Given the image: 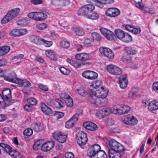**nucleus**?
I'll return each instance as SVG.
<instances>
[{"label": "nucleus", "instance_id": "10", "mask_svg": "<svg viewBox=\"0 0 158 158\" xmlns=\"http://www.w3.org/2000/svg\"><path fill=\"white\" fill-rule=\"evenodd\" d=\"M7 75L4 76V79L9 82L15 83L17 82L16 80L19 78H16V74L13 71L8 70L7 72Z\"/></svg>", "mask_w": 158, "mask_h": 158}, {"label": "nucleus", "instance_id": "24", "mask_svg": "<svg viewBox=\"0 0 158 158\" xmlns=\"http://www.w3.org/2000/svg\"><path fill=\"white\" fill-rule=\"evenodd\" d=\"M119 81L120 87L122 89L125 88L128 84L127 79L125 77L122 76H120Z\"/></svg>", "mask_w": 158, "mask_h": 158}, {"label": "nucleus", "instance_id": "17", "mask_svg": "<svg viewBox=\"0 0 158 158\" xmlns=\"http://www.w3.org/2000/svg\"><path fill=\"white\" fill-rule=\"evenodd\" d=\"M122 60L124 63L129 65L132 69H136L138 68L136 64L132 63L131 58L128 55L123 56L122 58Z\"/></svg>", "mask_w": 158, "mask_h": 158}, {"label": "nucleus", "instance_id": "45", "mask_svg": "<svg viewBox=\"0 0 158 158\" xmlns=\"http://www.w3.org/2000/svg\"><path fill=\"white\" fill-rule=\"evenodd\" d=\"M91 36L93 40H96L97 41H99L101 39L100 35L96 32H93L91 33Z\"/></svg>", "mask_w": 158, "mask_h": 158}, {"label": "nucleus", "instance_id": "57", "mask_svg": "<svg viewBox=\"0 0 158 158\" xmlns=\"http://www.w3.org/2000/svg\"><path fill=\"white\" fill-rule=\"evenodd\" d=\"M140 31L141 29L139 27L133 26L131 32L135 34H139Z\"/></svg>", "mask_w": 158, "mask_h": 158}, {"label": "nucleus", "instance_id": "3", "mask_svg": "<svg viewBox=\"0 0 158 158\" xmlns=\"http://www.w3.org/2000/svg\"><path fill=\"white\" fill-rule=\"evenodd\" d=\"M121 120L123 123L129 126L135 125L138 123L137 119L131 114L123 116Z\"/></svg>", "mask_w": 158, "mask_h": 158}, {"label": "nucleus", "instance_id": "11", "mask_svg": "<svg viewBox=\"0 0 158 158\" xmlns=\"http://www.w3.org/2000/svg\"><path fill=\"white\" fill-rule=\"evenodd\" d=\"M120 10L116 8H110L107 9L105 11L106 14L108 16L114 17L119 15Z\"/></svg>", "mask_w": 158, "mask_h": 158}, {"label": "nucleus", "instance_id": "46", "mask_svg": "<svg viewBox=\"0 0 158 158\" xmlns=\"http://www.w3.org/2000/svg\"><path fill=\"white\" fill-rule=\"evenodd\" d=\"M104 116L108 115L109 114L113 112L112 109L109 108H105L101 109Z\"/></svg>", "mask_w": 158, "mask_h": 158}, {"label": "nucleus", "instance_id": "23", "mask_svg": "<svg viewBox=\"0 0 158 158\" xmlns=\"http://www.w3.org/2000/svg\"><path fill=\"white\" fill-rule=\"evenodd\" d=\"M16 84L21 87H28L31 86V83L26 80H21L19 79L16 80Z\"/></svg>", "mask_w": 158, "mask_h": 158}, {"label": "nucleus", "instance_id": "12", "mask_svg": "<svg viewBox=\"0 0 158 158\" xmlns=\"http://www.w3.org/2000/svg\"><path fill=\"white\" fill-rule=\"evenodd\" d=\"M53 137L56 140L61 143L64 142L66 140V135L58 131L54 132L53 134Z\"/></svg>", "mask_w": 158, "mask_h": 158}, {"label": "nucleus", "instance_id": "55", "mask_svg": "<svg viewBox=\"0 0 158 158\" xmlns=\"http://www.w3.org/2000/svg\"><path fill=\"white\" fill-rule=\"evenodd\" d=\"M98 76V74L97 73L94 71H91L88 79H94L96 78Z\"/></svg>", "mask_w": 158, "mask_h": 158}, {"label": "nucleus", "instance_id": "14", "mask_svg": "<svg viewBox=\"0 0 158 158\" xmlns=\"http://www.w3.org/2000/svg\"><path fill=\"white\" fill-rule=\"evenodd\" d=\"M91 58L90 55L85 52L77 53L75 56V58L76 60L83 61L88 60Z\"/></svg>", "mask_w": 158, "mask_h": 158}, {"label": "nucleus", "instance_id": "13", "mask_svg": "<svg viewBox=\"0 0 158 158\" xmlns=\"http://www.w3.org/2000/svg\"><path fill=\"white\" fill-rule=\"evenodd\" d=\"M100 31L102 34L108 40H112L114 39V34L110 30L105 28H100Z\"/></svg>", "mask_w": 158, "mask_h": 158}, {"label": "nucleus", "instance_id": "43", "mask_svg": "<svg viewBox=\"0 0 158 158\" xmlns=\"http://www.w3.org/2000/svg\"><path fill=\"white\" fill-rule=\"evenodd\" d=\"M96 6L100 8H102L103 5L105 4V0H94Z\"/></svg>", "mask_w": 158, "mask_h": 158}, {"label": "nucleus", "instance_id": "7", "mask_svg": "<svg viewBox=\"0 0 158 158\" xmlns=\"http://www.w3.org/2000/svg\"><path fill=\"white\" fill-rule=\"evenodd\" d=\"M77 142L79 145L85 144L87 140V135L86 133L82 131H79L77 135Z\"/></svg>", "mask_w": 158, "mask_h": 158}, {"label": "nucleus", "instance_id": "15", "mask_svg": "<svg viewBox=\"0 0 158 158\" xmlns=\"http://www.w3.org/2000/svg\"><path fill=\"white\" fill-rule=\"evenodd\" d=\"M2 94L4 102L6 103V105H8L9 106V104L8 102L11 97L10 90L9 89H6L2 91Z\"/></svg>", "mask_w": 158, "mask_h": 158}, {"label": "nucleus", "instance_id": "30", "mask_svg": "<svg viewBox=\"0 0 158 158\" xmlns=\"http://www.w3.org/2000/svg\"><path fill=\"white\" fill-rule=\"evenodd\" d=\"M102 82V81L100 79H98L94 81L93 83L90 85L89 90H90V89H92V90L95 89V90H96V89L100 86Z\"/></svg>", "mask_w": 158, "mask_h": 158}, {"label": "nucleus", "instance_id": "41", "mask_svg": "<svg viewBox=\"0 0 158 158\" xmlns=\"http://www.w3.org/2000/svg\"><path fill=\"white\" fill-rule=\"evenodd\" d=\"M93 158H107V156L104 151L100 150L96 156Z\"/></svg>", "mask_w": 158, "mask_h": 158}, {"label": "nucleus", "instance_id": "25", "mask_svg": "<svg viewBox=\"0 0 158 158\" xmlns=\"http://www.w3.org/2000/svg\"><path fill=\"white\" fill-rule=\"evenodd\" d=\"M45 54L46 56L51 59L56 60L57 57L56 55L55 54L54 52L51 50H47L45 51Z\"/></svg>", "mask_w": 158, "mask_h": 158}, {"label": "nucleus", "instance_id": "35", "mask_svg": "<svg viewBox=\"0 0 158 158\" xmlns=\"http://www.w3.org/2000/svg\"><path fill=\"white\" fill-rule=\"evenodd\" d=\"M90 63L89 62H87L86 63H82L77 61L73 60L72 65L74 66L75 68H79L84 65H88Z\"/></svg>", "mask_w": 158, "mask_h": 158}, {"label": "nucleus", "instance_id": "61", "mask_svg": "<svg viewBox=\"0 0 158 158\" xmlns=\"http://www.w3.org/2000/svg\"><path fill=\"white\" fill-rule=\"evenodd\" d=\"M8 105H6V103L4 102L2 96L0 94V107L3 108Z\"/></svg>", "mask_w": 158, "mask_h": 158}, {"label": "nucleus", "instance_id": "9", "mask_svg": "<svg viewBox=\"0 0 158 158\" xmlns=\"http://www.w3.org/2000/svg\"><path fill=\"white\" fill-rule=\"evenodd\" d=\"M108 72L111 74L118 75L122 73V70L117 66L113 64H109L107 66Z\"/></svg>", "mask_w": 158, "mask_h": 158}, {"label": "nucleus", "instance_id": "44", "mask_svg": "<svg viewBox=\"0 0 158 158\" xmlns=\"http://www.w3.org/2000/svg\"><path fill=\"white\" fill-rule=\"evenodd\" d=\"M122 107H120L122 109V113L123 114H125L131 110V108L130 106L127 105H121Z\"/></svg>", "mask_w": 158, "mask_h": 158}, {"label": "nucleus", "instance_id": "50", "mask_svg": "<svg viewBox=\"0 0 158 158\" xmlns=\"http://www.w3.org/2000/svg\"><path fill=\"white\" fill-rule=\"evenodd\" d=\"M59 69L62 73L65 75L69 74L70 72V71L69 69L65 68L64 67H61L59 68Z\"/></svg>", "mask_w": 158, "mask_h": 158}, {"label": "nucleus", "instance_id": "58", "mask_svg": "<svg viewBox=\"0 0 158 158\" xmlns=\"http://www.w3.org/2000/svg\"><path fill=\"white\" fill-rule=\"evenodd\" d=\"M96 116L98 118L100 119L104 117L102 110L98 111L95 114Z\"/></svg>", "mask_w": 158, "mask_h": 158}, {"label": "nucleus", "instance_id": "28", "mask_svg": "<svg viewBox=\"0 0 158 158\" xmlns=\"http://www.w3.org/2000/svg\"><path fill=\"white\" fill-rule=\"evenodd\" d=\"M148 109L151 111L155 110L158 109V102L155 100L150 102L149 103Z\"/></svg>", "mask_w": 158, "mask_h": 158}, {"label": "nucleus", "instance_id": "4", "mask_svg": "<svg viewBox=\"0 0 158 158\" xmlns=\"http://www.w3.org/2000/svg\"><path fill=\"white\" fill-rule=\"evenodd\" d=\"M101 150V147L97 144L92 145L89 148L87 151L88 155L91 158L95 157Z\"/></svg>", "mask_w": 158, "mask_h": 158}, {"label": "nucleus", "instance_id": "52", "mask_svg": "<svg viewBox=\"0 0 158 158\" xmlns=\"http://www.w3.org/2000/svg\"><path fill=\"white\" fill-rule=\"evenodd\" d=\"M9 35L13 36H19V29H15L13 30L10 32Z\"/></svg>", "mask_w": 158, "mask_h": 158}, {"label": "nucleus", "instance_id": "39", "mask_svg": "<svg viewBox=\"0 0 158 158\" xmlns=\"http://www.w3.org/2000/svg\"><path fill=\"white\" fill-rule=\"evenodd\" d=\"M132 37L128 33H125L124 35L121 40L122 41L127 43L130 42L132 40Z\"/></svg>", "mask_w": 158, "mask_h": 158}, {"label": "nucleus", "instance_id": "34", "mask_svg": "<svg viewBox=\"0 0 158 158\" xmlns=\"http://www.w3.org/2000/svg\"><path fill=\"white\" fill-rule=\"evenodd\" d=\"M115 35L117 37L121 40L124 35L125 32L120 29H116L114 31Z\"/></svg>", "mask_w": 158, "mask_h": 158}, {"label": "nucleus", "instance_id": "31", "mask_svg": "<svg viewBox=\"0 0 158 158\" xmlns=\"http://www.w3.org/2000/svg\"><path fill=\"white\" fill-rule=\"evenodd\" d=\"M125 52L129 55H135L137 52V50L134 48L131 47H126L124 48Z\"/></svg>", "mask_w": 158, "mask_h": 158}, {"label": "nucleus", "instance_id": "62", "mask_svg": "<svg viewBox=\"0 0 158 158\" xmlns=\"http://www.w3.org/2000/svg\"><path fill=\"white\" fill-rule=\"evenodd\" d=\"M74 156L73 154L70 152L65 153L62 157V158H74Z\"/></svg>", "mask_w": 158, "mask_h": 158}, {"label": "nucleus", "instance_id": "33", "mask_svg": "<svg viewBox=\"0 0 158 158\" xmlns=\"http://www.w3.org/2000/svg\"><path fill=\"white\" fill-rule=\"evenodd\" d=\"M72 30L78 36H81L85 34V31L82 28H73L72 29Z\"/></svg>", "mask_w": 158, "mask_h": 158}, {"label": "nucleus", "instance_id": "47", "mask_svg": "<svg viewBox=\"0 0 158 158\" xmlns=\"http://www.w3.org/2000/svg\"><path fill=\"white\" fill-rule=\"evenodd\" d=\"M42 145L40 140H38L35 142L33 146V148L34 150H37L41 148Z\"/></svg>", "mask_w": 158, "mask_h": 158}, {"label": "nucleus", "instance_id": "56", "mask_svg": "<svg viewBox=\"0 0 158 158\" xmlns=\"http://www.w3.org/2000/svg\"><path fill=\"white\" fill-rule=\"evenodd\" d=\"M29 103L32 106H35L36 105L37 103V100L35 98H31L29 99L28 100Z\"/></svg>", "mask_w": 158, "mask_h": 158}, {"label": "nucleus", "instance_id": "22", "mask_svg": "<svg viewBox=\"0 0 158 158\" xmlns=\"http://www.w3.org/2000/svg\"><path fill=\"white\" fill-rule=\"evenodd\" d=\"M36 21H42L46 19L47 17V14L42 12H36Z\"/></svg>", "mask_w": 158, "mask_h": 158}, {"label": "nucleus", "instance_id": "29", "mask_svg": "<svg viewBox=\"0 0 158 158\" xmlns=\"http://www.w3.org/2000/svg\"><path fill=\"white\" fill-rule=\"evenodd\" d=\"M10 47L8 46H3L0 47V56L7 54L10 51Z\"/></svg>", "mask_w": 158, "mask_h": 158}, {"label": "nucleus", "instance_id": "40", "mask_svg": "<svg viewBox=\"0 0 158 158\" xmlns=\"http://www.w3.org/2000/svg\"><path fill=\"white\" fill-rule=\"evenodd\" d=\"M32 127L36 131H41L44 128L43 125L40 123H36L33 124Z\"/></svg>", "mask_w": 158, "mask_h": 158}, {"label": "nucleus", "instance_id": "6", "mask_svg": "<svg viewBox=\"0 0 158 158\" xmlns=\"http://www.w3.org/2000/svg\"><path fill=\"white\" fill-rule=\"evenodd\" d=\"M95 89L92 90V89L89 91V100L92 103L98 105L100 104L101 100L99 97H97V95H95Z\"/></svg>", "mask_w": 158, "mask_h": 158}, {"label": "nucleus", "instance_id": "59", "mask_svg": "<svg viewBox=\"0 0 158 158\" xmlns=\"http://www.w3.org/2000/svg\"><path fill=\"white\" fill-rule=\"evenodd\" d=\"M67 106L69 107H71L73 105V101L71 98L68 99H66L65 101Z\"/></svg>", "mask_w": 158, "mask_h": 158}, {"label": "nucleus", "instance_id": "2", "mask_svg": "<svg viewBox=\"0 0 158 158\" xmlns=\"http://www.w3.org/2000/svg\"><path fill=\"white\" fill-rule=\"evenodd\" d=\"M95 8V6L93 4H88L80 8L77 10V13L78 15L85 16L89 13L93 11Z\"/></svg>", "mask_w": 158, "mask_h": 158}, {"label": "nucleus", "instance_id": "42", "mask_svg": "<svg viewBox=\"0 0 158 158\" xmlns=\"http://www.w3.org/2000/svg\"><path fill=\"white\" fill-rule=\"evenodd\" d=\"M29 23V21L26 19L19 20L16 22L17 25L19 26L26 25Z\"/></svg>", "mask_w": 158, "mask_h": 158}, {"label": "nucleus", "instance_id": "20", "mask_svg": "<svg viewBox=\"0 0 158 158\" xmlns=\"http://www.w3.org/2000/svg\"><path fill=\"white\" fill-rule=\"evenodd\" d=\"M83 126L85 128L90 131H94L97 129V125L94 123L90 122L84 123Z\"/></svg>", "mask_w": 158, "mask_h": 158}, {"label": "nucleus", "instance_id": "49", "mask_svg": "<svg viewBox=\"0 0 158 158\" xmlns=\"http://www.w3.org/2000/svg\"><path fill=\"white\" fill-rule=\"evenodd\" d=\"M47 24L45 23L38 24L36 26V28L39 30H43L47 28Z\"/></svg>", "mask_w": 158, "mask_h": 158}, {"label": "nucleus", "instance_id": "16", "mask_svg": "<svg viewBox=\"0 0 158 158\" xmlns=\"http://www.w3.org/2000/svg\"><path fill=\"white\" fill-rule=\"evenodd\" d=\"M94 94L99 98H100L102 99L105 98L107 96L108 91L106 89L102 87L98 90H95Z\"/></svg>", "mask_w": 158, "mask_h": 158}, {"label": "nucleus", "instance_id": "26", "mask_svg": "<svg viewBox=\"0 0 158 158\" xmlns=\"http://www.w3.org/2000/svg\"><path fill=\"white\" fill-rule=\"evenodd\" d=\"M30 40L31 42L37 45H40L42 43L43 39L39 36L32 35L30 37Z\"/></svg>", "mask_w": 158, "mask_h": 158}, {"label": "nucleus", "instance_id": "38", "mask_svg": "<svg viewBox=\"0 0 158 158\" xmlns=\"http://www.w3.org/2000/svg\"><path fill=\"white\" fill-rule=\"evenodd\" d=\"M0 147L6 153H9L12 150L11 148L8 145L3 143H0Z\"/></svg>", "mask_w": 158, "mask_h": 158}, {"label": "nucleus", "instance_id": "8", "mask_svg": "<svg viewBox=\"0 0 158 158\" xmlns=\"http://www.w3.org/2000/svg\"><path fill=\"white\" fill-rule=\"evenodd\" d=\"M99 51L101 54L109 59H113L114 54L111 50L106 47H101L100 48Z\"/></svg>", "mask_w": 158, "mask_h": 158}, {"label": "nucleus", "instance_id": "54", "mask_svg": "<svg viewBox=\"0 0 158 158\" xmlns=\"http://www.w3.org/2000/svg\"><path fill=\"white\" fill-rule=\"evenodd\" d=\"M53 114L55 115L56 118L59 119L62 117L64 115V113L61 112H53Z\"/></svg>", "mask_w": 158, "mask_h": 158}, {"label": "nucleus", "instance_id": "1", "mask_svg": "<svg viewBox=\"0 0 158 158\" xmlns=\"http://www.w3.org/2000/svg\"><path fill=\"white\" fill-rule=\"evenodd\" d=\"M20 11V9L19 8L13 9L10 10L2 19L1 24H5L10 21L18 15Z\"/></svg>", "mask_w": 158, "mask_h": 158}, {"label": "nucleus", "instance_id": "36", "mask_svg": "<svg viewBox=\"0 0 158 158\" xmlns=\"http://www.w3.org/2000/svg\"><path fill=\"white\" fill-rule=\"evenodd\" d=\"M10 156L13 158H16L18 157L19 158L22 157V156L19 152L16 150H11L9 153Z\"/></svg>", "mask_w": 158, "mask_h": 158}, {"label": "nucleus", "instance_id": "63", "mask_svg": "<svg viewBox=\"0 0 158 158\" xmlns=\"http://www.w3.org/2000/svg\"><path fill=\"white\" fill-rule=\"evenodd\" d=\"M70 3L69 0H60V6H63L69 5Z\"/></svg>", "mask_w": 158, "mask_h": 158}, {"label": "nucleus", "instance_id": "60", "mask_svg": "<svg viewBox=\"0 0 158 158\" xmlns=\"http://www.w3.org/2000/svg\"><path fill=\"white\" fill-rule=\"evenodd\" d=\"M135 2V5L136 7L140 9H142L143 6L141 3L142 0H134Z\"/></svg>", "mask_w": 158, "mask_h": 158}, {"label": "nucleus", "instance_id": "5", "mask_svg": "<svg viewBox=\"0 0 158 158\" xmlns=\"http://www.w3.org/2000/svg\"><path fill=\"white\" fill-rule=\"evenodd\" d=\"M109 145L110 148L109 150L118 151H123L124 150V147L114 139H111L109 141Z\"/></svg>", "mask_w": 158, "mask_h": 158}, {"label": "nucleus", "instance_id": "18", "mask_svg": "<svg viewBox=\"0 0 158 158\" xmlns=\"http://www.w3.org/2000/svg\"><path fill=\"white\" fill-rule=\"evenodd\" d=\"M78 114H74L73 117L65 123V127L68 128L72 127L74 123L77 121L78 118Z\"/></svg>", "mask_w": 158, "mask_h": 158}, {"label": "nucleus", "instance_id": "32", "mask_svg": "<svg viewBox=\"0 0 158 158\" xmlns=\"http://www.w3.org/2000/svg\"><path fill=\"white\" fill-rule=\"evenodd\" d=\"M87 18L92 20H97L99 17V15L96 12H94L91 14H89L85 16Z\"/></svg>", "mask_w": 158, "mask_h": 158}, {"label": "nucleus", "instance_id": "27", "mask_svg": "<svg viewBox=\"0 0 158 158\" xmlns=\"http://www.w3.org/2000/svg\"><path fill=\"white\" fill-rule=\"evenodd\" d=\"M122 151L109 150L108 153L110 158H120L121 154L120 152Z\"/></svg>", "mask_w": 158, "mask_h": 158}, {"label": "nucleus", "instance_id": "37", "mask_svg": "<svg viewBox=\"0 0 158 158\" xmlns=\"http://www.w3.org/2000/svg\"><path fill=\"white\" fill-rule=\"evenodd\" d=\"M122 107L121 105H118L114 106L113 109V113L118 114H123L122 109L120 107Z\"/></svg>", "mask_w": 158, "mask_h": 158}, {"label": "nucleus", "instance_id": "64", "mask_svg": "<svg viewBox=\"0 0 158 158\" xmlns=\"http://www.w3.org/2000/svg\"><path fill=\"white\" fill-rule=\"evenodd\" d=\"M36 12H31L28 14L27 16L29 18L36 20Z\"/></svg>", "mask_w": 158, "mask_h": 158}, {"label": "nucleus", "instance_id": "19", "mask_svg": "<svg viewBox=\"0 0 158 158\" xmlns=\"http://www.w3.org/2000/svg\"><path fill=\"white\" fill-rule=\"evenodd\" d=\"M55 143L53 141H48L42 145L41 149L44 152L51 150L54 147Z\"/></svg>", "mask_w": 158, "mask_h": 158}, {"label": "nucleus", "instance_id": "48", "mask_svg": "<svg viewBox=\"0 0 158 158\" xmlns=\"http://www.w3.org/2000/svg\"><path fill=\"white\" fill-rule=\"evenodd\" d=\"M77 92L78 94L81 96L85 97L86 96L87 93L82 88H79L77 89Z\"/></svg>", "mask_w": 158, "mask_h": 158}, {"label": "nucleus", "instance_id": "53", "mask_svg": "<svg viewBox=\"0 0 158 158\" xmlns=\"http://www.w3.org/2000/svg\"><path fill=\"white\" fill-rule=\"evenodd\" d=\"M60 46L64 48H67L70 45V43L68 41H62L60 42Z\"/></svg>", "mask_w": 158, "mask_h": 158}, {"label": "nucleus", "instance_id": "21", "mask_svg": "<svg viewBox=\"0 0 158 158\" xmlns=\"http://www.w3.org/2000/svg\"><path fill=\"white\" fill-rule=\"evenodd\" d=\"M41 107L42 111L44 114L49 115L53 114V112L52 110L43 102L41 103Z\"/></svg>", "mask_w": 158, "mask_h": 158}, {"label": "nucleus", "instance_id": "51", "mask_svg": "<svg viewBox=\"0 0 158 158\" xmlns=\"http://www.w3.org/2000/svg\"><path fill=\"white\" fill-rule=\"evenodd\" d=\"M33 133L32 130L30 128L26 129L23 132L24 135L28 136H31L32 134Z\"/></svg>", "mask_w": 158, "mask_h": 158}]
</instances>
